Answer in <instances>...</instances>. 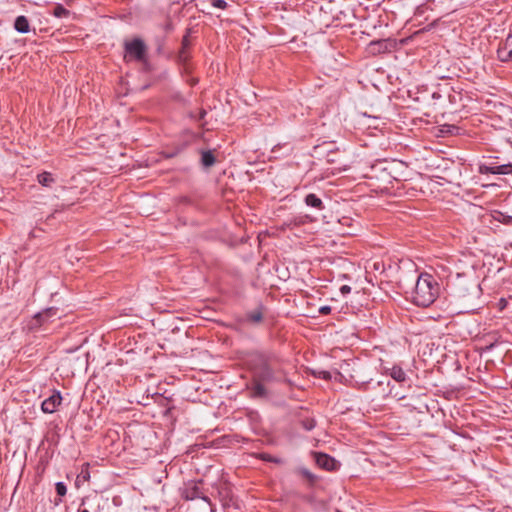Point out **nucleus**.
Returning a JSON list of instances; mask_svg holds the SVG:
<instances>
[{
	"label": "nucleus",
	"instance_id": "nucleus-11",
	"mask_svg": "<svg viewBox=\"0 0 512 512\" xmlns=\"http://www.w3.org/2000/svg\"><path fill=\"white\" fill-rule=\"evenodd\" d=\"M304 203L308 207L314 208L319 211L324 210V208H325L324 203L321 200V198L314 193L307 194L304 198Z\"/></svg>",
	"mask_w": 512,
	"mask_h": 512
},
{
	"label": "nucleus",
	"instance_id": "nucleus-29",
	"mask_svg": "<svg viewBox=\"0 0 512 512\" xmlns=\"http://www.w3.org/2000/svg\"><path fill=\"white\" fill-rule=\"evenodd\" d=\"M205 115H206V111L204 109H200L198 116H197V120L201 121L202 119H204Z\"/></svg>",
	"mask_w": 512,
	"mask_h": 512
},
{
	"label": "nucleus",
	"instance_id": "nucleus-22",
	"mask_svg": "<svg viewBox=\"0 0 512 512\" xmlns=\"http://www.w3.org/2000/svg\"><path fill=\"white\" fill-rule=\"evenodd\" d=\"M56 492L59 496H65L67 493V487L63 482H57L55 484Z\"/></svg>",
	"mask_w": 512,
	"mask_h": 512
},
{
	"label": "nucleus",
	"instance_id": "nucleus-8",
	"mask_svg": "<svg viewBox=\"0 0 512 512\" xmlns=\"http://www.w3.org/2000/svg\"><path fill=\"white\" fill-rule=\"evenodd\" d=\"M62 396L59 391H54L53 394L45 399L41 404V409L44 413H54L58 406L61 404Z\"/></svg>",
	"mask_w": 512,
	"mask_h": 512
},
{
	"label": "nucleus",
	"instance_id": "nucleus-17",
	"mask_svg": "<svg viewBox=\"0 0 512 512\" xmlns=\"http://www.w3.org/2000/svg\"><path fill=\"white\" fill-rule=\"evenodd\" d=\"M216 159L211 151H203L201 154V163L204 167H211L215 164Z\"/></svg>",
	"mask_w": 512,
	"mask_h": 512
},
{
	"label": "nucleus",
	"instance_id": "nucleus-7",
	"mask_svg": "<svg viewBox=\"0 0 512 512\" xmlns=\"http://www.w3.org/2000/svg\"><path fill=\"white\" fill-rule=\"evenodd\" d=\"M497 56L502 62L512 61V34H509L505 41L500 43L497 49Z\"/></svg>",
	"mask_w": 512,
	"mask_h": 512
},
{
	"label": "nucleus",
	"instance_id": "nucleus-5",
	"mask_svg": "<svg viewBox=\"0 0 512 512\" xmlns=\"http://www.w3.org/2000/svg\"><path fill=\"white\" fill-rule=\"evenodd\" d=\"M181 495L186 500L202 499L203 501L210 504V499L203 489L202 480H190L186 482L181 489Z\"/></svg>",
	"mask_w": 512,
	"mask_h": 512
},
{
	"label": "nucleus",
	"instance_id": "nucleus-13",
	"mask_svg": "<svg viewBox=\"0 0 512 512\" xmlns=\"http://www.w3.org/2000/svg\"><path fill=\"white\" fill-rule=\"evenodd\" d=\"M387 373L397 382L402 383L407 380L405 371L397 365H394L390 369H387Z\"/></svg>",
	"mask_w": 512,
	"mask_h": 512
},
{
	"label": "nucleus",
	"instance_id": "nucleus-18",
	"mask_svg": "<svg viewBox=\"0 0 512 512\" xmlns=\"http://www.w3.org/2000/svg\"><path fill=\"white\" fill-rule=\"evenodd\" d=\"M493 218L504 225L512 226V216L507 215L503 212L495 211L493 214Z\"/></svg>",
	"mask_w": 512,
	"mask_h": 512
},
{
	"label": "nucleus",
	"instance_id": "nucleus-9",
	"mask_svg": "<svg viewBox=\"0 0 512 512\" xmlns=\"http://www.w3.org/2000/svg\"><path fill=\"white\" fill-rule=\"evenodd\" d=\"M58 311H59V309L56 307L46 308L43 311L37 313L34 316V320L36 321V323L38 325H42V324L48 322L51 318H54V317L60 318V316L58 315Z\"/></svg>",
	"mask_w": 512,
	"mask_h": 512
},
{
	"label": "nucleus",
	"instance_id": "nucleus-4",
	"mask_svg": "<svg viewBox=\"0 0 512 512\" xmlns=\"http://www.w3.org/2000/svg\"><path fill=\"white\" fill-rule=\"evenodd\" d=\"M126 62L136 61L140 63H147V46L140 38H134L131 41L124 43Z\"/></svg>",
	"mask_w": 512,
	"mask_h": 512
},
{
	"label": "nucleus",
	"instance_id": "nucleus-24",
	"mask_svg": "<svg viewBox=\"0 0 512 512\" xmlns=\"http://www.w3.org/2000/svg\"><path fill=\"white\" fill-rule=\"evenodd\" d=\"M211 5L222 10L227 8V2L225 0H211Z\"/></svg>",
	"mask_w": 512,
	"mask_h": 512
},
{
	"label": "nucleus",
	"instance_id": "nucleus-31",
	"mask_svg": "<svg viewBox=\"0 0 512 512\" xmlns=\"http://www.w3.org/2000/svg\"><path fill=\"white\" fill-rule=\"evenodd\" d=\"M369 383V381H363L361 382L360 384H358V388L359 389H363L365 390L366 389V385Z\"/></svg>",
	"mask_w": 512,
	"mask_h": 512
},
{
	"label": "nucleus",
	"instance_id": "nucleus-25",
	"mask_svg": "<svg viewBox=\"0 0 512 512\" xmlns=\"http://www.w3.org/2000/svg\"><path fill=\"white\" fill-rule=\"evenodd\" d=\"M260 459L266 461V462H274V463H280V460L271 456L270 454H267V453H261L259 455Z\"/></svg>",
	"mask_w": 512,
	"mask_h": 512
},
{
	"label": "nucleus",
	"instance_id": "nucleus-10",
	"mask_svg": "<svg viewBox=\"0 0 512 512\" xmlns=\"http://www.w3.org/2000/svg\"><path fill=\"white\" fill-rule=\"evenodd\" d=\"M264 317V307L258 306L255 310L245 314V321L251 324H260Z\"/></svg>",
	"mask_w": 512,
	"mask_h": 512
},
{
	"label": "nucleus",
	"instance_id": "nucleus-16",
	"mask_svg": "<svg viewBox=\"0 0 512 512\" xmlns=\"http://www.w3.org/2000/svg\"><path fill=\"white\" fill-rule=\"evenodd\" d=\"M295 472L305 478L310 484H314L317 481V476L310 472L305 467H299L295 470Z\"/></svg>",
	"mask_w": 512,
	"mask_h": 512
},
{
	"label": "nucleus",
	"instance_id": "nucleus-26",
	"mask_svg": "<svg viewBox=\"0 0 512 512\" xmlns=\"http://www.w3.org/2000/svg\"><path fill=\"white\" fill-rule=\"evenodd\" d=\"M316 376L318 378H321V379H324V380L331 379V373L329 371H325V370H321V371L317 372Z\"/></svg>",
	"mask_w": 512,
	"mask_h": 512
},
{
	"label": "nucleus",
	"instance_id": "nucleus-32",
	"mask_svg": "<svg viewBox=\"0 0 512 512\" xmlns=\"http://www.w3.org/2000/svg\"><path fill=\"white\" fill-rule=\"evenodd\" d=\"M165 29H166L167 31H170V30H172V29H173V27H172V23H171L170 21H169V22H167V24L165 25Z\"/></svg>",
	"mask_w": 512,
	"mask_h": 512
},
{
	"label": "nucleus",
	"instance_id": "nucleus-21",
	"mask_svg": "<svg viewBox=\"0 0 512 512\" xmlns=\"http://www.w3.org/2000/svg\"><path fill=\"white\" fill-rule=\"evenodd\" d=\"M89 464L86 463L82 466V469H81V472L79 473V475L77 476V480H82V481H89L90 479V473H89Z\"/></svg>",
	"mask_w": 512,
	"mask_h": 512
},
{
	"label": "nucleus",
	"instance_id": "nucleus-3",
	"mask_svg": "<svg viewBox=\"0 0 512 512\" xmlns=\"http://www.w3.org/2000/svg\"><path fill=\"white\" fill-rule=\"evenodd\" d=\"M253 379L261 382H272L275 380L274 370L269 364V359L264 354H255L251 366Z\"/></svg>",
	"mask_w": 512,
	"mask_h": 512
},
{
	"label": "nucleus",
	"instance_id": "nucleus-35",
	"mask_svg": "<svg viewBox=\"0 0 512 512\" xmlns=\"http://www.w3.org/2000/svg\"><path fill=\"white\" fill-rule=\"evenodd\" d=\"M494 346V344H491L490 346L487 347L488 350L492 349Z\"/></svg>",
	"mask_w": 512,
	"mask_h": 512
},
{
	"label": "nucleus",
	"instance_id": "nucleus-1",
	"mask_svg": "<svg viewBox=\"0 0 512 512\" xmlns=\"http://www.w3.org/2000/svg\"><path fill=\"white\" fill-rule=\"evenodd\" d=\"M439 285L434 277L428 273L418 276L413 293L412 301L420 307L430 306L438 297Z\"/></svg>",
	"mask_w": 512,
	"mask_h": 512
},
{
	"label": "nucleus",
	"instance_id": "nucleus-6",
	"mask_svg": "<svg viewBox=\"0 0 512 512\" xmlns=\"http://www.w3.org/2000/svg\"><path fill=\"white\" fill-rule=\"evenodd\" d=\"M480 174H494V175H509L512 174V163L503 164V165H480L479 166Z\"/></svg>",
	"mask_w": 512,
	"mask_h": 512
},
{
	"label": "nucleus",
	"instance_id": "nucleus-15",
	"mask_svg": "<svg viewBox=\"0 0 512 512\" xmlns=\"http://www.w3.org/2000/svg\"><path fill=\"white\" fill-rule=\"evenodd\" d=\"M264 382L253 379L251 386V393L253 397H265L267 396V389L263 385Z\"/></svg>",
	"mask_w": 512,
	"mask_h": 512
},
{
	"label": "nucleus",
	"instance_id": "nucleus-33",
	"mask_svg": "<svg viewBox=\"0 0 512 512\" xmlns=\"http://www.w3.org/2000/svg\"><path fill=\"white\" fill-rule=\"evenodd\" d=\"M78 512H90V511L86 508L79 507Z\"/></svg>",
	"mask_w": 512,
	"mask_h": 512
},
{
	"label": "nucleus",
	"instance_id": "nucleus-27",
	"mask_svg": "<svg viewBox=\"0 0 512 512\" xmlns=\"http://www.w3.org/2000/svg\"><path fill=\"white\" fill-rule=\"evenodd\" d=\"M331 312L330 306H322L319 308V313L322 315H328Z\"/></svg>",
	"mask_w": 512,
	"mask_h": 512
},
{
	"label": "nucleus",
	"instance_id": "nucleus-34",
	"mask_svg": "<svg viewBox=\"0 0 512 512\" xmlns=\"http://www.w3.org/2000/svg\"><path fill=\"white\" fill-rule=\"evenodd\" d=\"M371 45H378V46H381L382 45V42H372Z\"/></svg>",
	"mask_w": 512,
	"mask_h": 512
},
{
	"label": "nucleus",
	"instance_id": "nucleus-30",
	"mask_svg": "<svg viewBox=\"0 0 512 512\" xmlns=\"http://www.w3.org/2000/svg\"><path fill=\"white\" fill-rule=\"evenodd\" d=\"M182 45H183V49H182L181 54H180L181 57H183L184 50H185L186 46L188 45L187 37H184Z\"/></svg>",
	"mask_w": 512,
	"mask_h": 512
},
{
	"label": "nucleus",
	"instance_id": "nucleus-28",
	"mask_svg": "<svg viewBox=\"0 0 512 512\" xmlns=\"http://www.w3.org/2000/svg\"><path fill=\"white\" fill-rule=\"evenodd\" d=\"M340 292L343 294V295H346V294H349L351 292V287L349 285H342L340 287Z\"/></svg>",
	"mask_w": 512,
	"mask_h": 512
},
{
	"label": "nucleus",
	"instance_id": "nucleus-12",
	"mask_svg": "<svg viewBox=\"0 0 512 512\" xmlns=\"http://www.w3.org/2000/svg\"><path fill=\"white\" fill-rule=\"evenodd\" d=\"M316 463L319 467L324 468L326 470H333L335 467L334 458L330 457L327 454L319 453L316 455Z\"/></svg>",
	"mask_w": 512,
	"mask_h": 512
},
{
	"label": "nucleus",
	"instance_id": "nucleus-23",
	"mask_svg": "<svg viewBox=\"0 0 512 512\" xmlns=\"http://www.w3.org/2000/svg\"><path fill=\"white\" fill-rule=\"evenodd\" d=\"M302 426L305 430L310 431L316 426V422L314 419H305L302 420Z\"/></svg>",
	"mask_w": 512,
	"mask_h": 512
},
{
	"label": "nucleus",
	"instance_id": "nucleus-20",
	"mask_svg": "<svg viewBox=\"0 0 512 512\" xmlns=\"http://www.w3.org/2000/svg\"><path fill=\"white\" fill-rule=\"evenodd\" d=\"M52 14L57 18L68 17L70 12L63 5L57 4L52 11Z\"/></svg>",
	"mask_w": 512,
	"mask_h": 512
},
{
	"label": "nucleus",
	"instance_id": "nucleus-19",
	"mask_svg": "<svg viewBox=\"0 0 512 512\" xmlns=\"http://www.w3.org/2000/svg\"><path fill=\"white\" fill-rule=\"evenodd\" d=\"M37 178H38V182L41 185L46 186V187L50 186L54 182L52 174L49 172H43V173L39 174Z\"/></svg>",
	"mask_w": 512,
	"mask_h": 512
},
{
	"label": "nucleus",
	"instance_id": "nucleus-2",
	"mask_svg": "<svg viewBox=\"0 0 512 512\" xmlns=\"http://www.w3.org/2000/svg\"><path fill=\"white\" fill-rule=\"evenodd\" d=\"M450 286L454 295L464 301L478 299L481 295L480 285L474 279L459 273L451 279Z\"/></svg>",
	"mask_w": 512,
	"mask_h": 512
},
{
	"label": "nucleus",
	"instance_id": "nucleus-14",
	"mask_svg": "<svg viewBox=\"0 0 512 512\" xmlns=\"http://www.w3.org/2000/svg\"><path fill=\"white\" fill-rule=\"evenodd\" d=\"M14 28L19 33H22V34L28 33L29 30H30L28 19L25 16H23V15L18 16L15 19Z\"/></svg>",
	"mask_w": 512,
	"mask_h": 512
}]
</instances>
